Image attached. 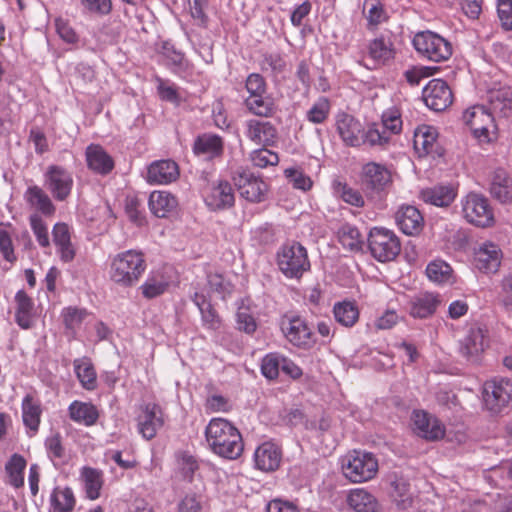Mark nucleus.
<instances>
[{
	"label": "nucleus",
	"mask_w": 512,
	"mask_h": 512,
	"mask_svg": "<svg viewBox=\"0 0 512 512\" xmlns=\"http://www.w3.org/2000/svg\"><path fill=\"white\" fill-rule=\"evenodd\" d=\"M204 434L208 448L215 455L228 460H235L242 455L244 450L242 435L227 419L222 417L210 419Z\"/></svg>",
	"instance_id": "obj_1"
},
{
	"label": "nucleus",
	"mask_w": 512,
	"mask_h": 512,
	"mask_svg": "<svg viewBox=\"0 0 512 512\" xmlns=\"http://www.w3.org/2000/svg\"><path fill=\"white\" fill-rule=\"evenodd\" d=\"M147 269L145 254L130 249L114 255L109 264V278L122 287H132L142 278Z\"/></svg>",
	"instance_id": "obj_2"
},
{
	"label": "nucleus",
	"mask_w": 512,
	"mask_h": 512,
	"mask_svg": "<svg viewBox=\"0 0 512 512\" xmlns=\"http://www.w3.org/2000/svg\"><path fill=\"white\" fill-rule=\"evenodd\" d=\"M342 473L351 483H364L376 477L379 470L377 457L365 450H352L342 459Z\"/></svg>",
	"instance_id": "obj_3"
},
{
	"label": "nucleus",
	"mask_w": 512,
	"mask_h": 512,
	"mask_svg": "<svg viewBox=\"0 0 512 512\" xmlns=\"http://www.w3.org/2000/svg\"><path fill=\"white\" fill-rule=\"evenodd\" d=\"M413 47L421 58L432 62L447 61L453 53L452 44L432 31H421L412 39Z\"/></svg>",
	"instance_id": "obj_4"
},
{
	"label": "nucleus",
	"mask_w": 512,
	"mask_h": 512,
	"mask_svg": "<svg viewBox=\"0 0 512 512\" xmlns=\"http://www.w3.org/2000/svg\"><path fill=\"white\" fill-rule=\"evenodd\" d=\"M367 241L372 257L381 263L390 262L400 254L401 241L393 230L373 227Z\"/></svg>",
	"instance_id": "obj_5"
},
{
	"label": "nucleus",
	"mask_w": 512,
	"mask_h": 512,
	"mask_svg": "<svg viewBox=\"0 0 512 512\" xmlns=\"http://www.w3.org/2000/svg\"><path fill=\"white\" fill-rule=\"evenodd\" d=\"M277 265L287 278H300L310 269L307 250L297 242L285 244L277 253Z\"/></svg>",
	"instance_id": "obj_6"
},
{
	"label": "nucleus",
	"mask_w": 512,
	"mask_h": 512,
	"mask_svg": "<svg viewBox=\"0 0 512 512\" xmlns=\"http://www.w3.org/2000/svg\"><path fill=\"white\" fill-rule=\"evenodd\" d=\"M461 208L465 220L476 227L488 228L495 223L489 200L479 193L471 192L463 197Z\"/></svg>",
	"instance_id": "obj_7"
},
{
	"label": "nucleus",
	"mask_w": 512,
	"mask_h": 512,
	"mask_svg": "<svg viewBox=\"0 0 512 512\" xmlns=\"http://www.w3.org/2000/svg\"><path fill=\"white\" fill-rule=\"evenodd\" d=\"M463 122L479 143H490L496 125L491 112L482 105H474L463 112Z\"/></svg>",
	"instance_id": "obj_8"
},
{
	"label": "nucleus",
	"mask_w": 512,
	"mask_h": 512,
	"mask_svg": "<svg viewBox=\"0 0 512 512\" xmlns=\"http://www.w3.org/2000/svg\"><path fill=\"white\" fill-rule=\"evenodd\" d=\"M231 178L241 198L250 203L265 201L269 185L262 177L255 175L249 170L238 169L233 172Z\"/></svg>",
	"instance_id": "obj_9"
},
{
	"label": "nucleus",
	"mask_w": 512,
	"mask_h": 512,
	"mask_svg": "<svg viewBox=\"0 0 512 512\" xmlns=\"http://www.w3.org/2000/svg\"><path fill=\"white\" fill-rule=\"evenodd\" d=\"M281 330L286 339L298 348L310 349L316 343L311 327L300 316H285L281 322Z\"/></svg>",
	"instance_id": "obj_10"
},
{
	"label": "nucleus",
	"mask_w": 512,
	"mask_h": 512,
	"mask_svg": "<svg viewBox=\"0 0 512 512\" xmlns=\"http://www.w3.org/2000/svg\"><path fill=\"white\" fill-rule=\"evenodd\" d=\"M484 405L493 414L500 413L512 401V381H487L483 390Z\"/></svg>",
	"instance_id": "obj_11"
},
{
	"label": "nucleus",
	"mask_w": 512,
	"mask_h": 512,
	"mask_svg": "<svg viewBox=\"0 0 512 512\" xmlns=\"http://www.w3.org/2000/svg\"><path fill=\"white\" fill-rule=\"evenodd\" d=\"M45 185L57 201H65L71 194L74 180L72 173L63 166L50 165L44 174Z\"/></svg>",
	"instance_id": "obj_12"
},
{
	"label": "nucleus",
	"mask_w": 512,
	"mask_h": 512,
	"mask_svg": "<svg viewBox=\"0 0 512 512\" xmlns=\"http://www.w3.org/2000/svg\"><path fill=\"white\" fill-rule=\"evenodd\" d=\"M205 204L210 210H226L234 206L235 193L231 183L227 180H218L209 184L203 192Z\"/></svg>",
	"instance_id": "obj_13"
},
{
	"label": "nucleus",
	"mask_w": 512,
	"mask_h": 512,
	"mask_svg": "<svg viewBox=\"0 0 512 512\" xmlns=\"http://www.w3.org/2000/svg\"><path fill=\"white\" fill-rule=\"evenodd\" d=\"M423 100L428 108L440 112L452 104L453 93L444 80L432 79L423 90Z\"/></svg>",
	"instance_id": "obj_14"
},
{
	"label": "nucleus",
	"mask_w": 512,
	"mask_h": 512,
	"mask_svg": "<svg viewBox=\"0 0 512 512\" xmlns=\"http://www.w3.org/2000/svg\"><path fill=\"white\" fill-rule=\"evenodd\" d=\"M413 431L429 441L440 440L445 435L444 425L423 410H414L411 416Z\"/></svg>",
	"instance_id": "obj_15"
},
{
	"label": "nucleus",
	"mask_w": 512,
	"mask_h": 512,
	"mask_svg": "<svg viewBox=\"0 0 512 512\" xmlns=\"http://www.w3.org/2000/svg\"><path fill=\"white\" fill-rule=\"evenodd\" d=\"M413 145L419 157L435 158L443 155V149L438 143L437 129L433 126H419L414 132Z\"/></svg>",
	"instance_id": "obj_16"
},
{
	"label": "nucleus",
	"mask_w": 512,
	"mask_h": 512,
	"mask_svg": "<svg viewBox=\"0 0 512 512\" xmlns=\"http://www.w3.org/2000/svg\"><path fill=\"white\" fill-rule=\"evenodd\" d=\"M487 330L475 326L471 327L468 333L460 342L459 352L467 361L475 363L488 346Z\"/></svg>",
	"instance_id": "obj_17"
},
{
	"label": "nucleus",
	"mask_w": 512,
	"mask_h": 512,
	"mask_svg": "<svg viewBox=\"0 0 512 512\" xmlns=\"http://www.w3.org/2000/svg\"><path fill=\"white\" fill-rule=\"evenodd\" d=\"M245 136L256 145L268 147L277 142L278 132L270 121L249 119L245 122Z\"/></svg>",
	"instance_id": "obj_18"
},
{
	"label": "nucleus",
	"mask_w": 512,
	"mask_h": 512,
	"mask_svg": "<svg viewBox=\"0 0 512 512\" xmlns=\"http://www.w3.org/2000/svg\"><path fill=\"white\" fill-rule=\"evenodd\" d=\"M253 459L256 469L262 472H274L281 465L282 449L274 442H263L256 448Z\"/></svg>",
	"instance_id": "obj_19"
},
{
	"label": "nucleus",
	"mask_w": 512,
	"mask_h": 512,
	"mask_svg": "<svg viewBox=\"0 0 512 512\" xmlns=\"http://www.w3.org/2000/svg\"><path fill=\"white\" fill-rule=\"evenodd\" d=\"M502 257L503 253L497 244L485 242L475 250V266L483 273H496L500 268Z\"/></svg>",
	"instance_id": "obj_20"
},
{
	"label": "nucleus",
	"mask_w": 512,
	"mask_h": 512,
	"mask_svg": "<svg viewBox=\"0 0 512 512\" xmlns=\"http://www.w3.org/2000/svg\"><path fill=\"white\" fill-rule=\"evenodd\" d=\"M164 425L162 409L156 403H147L138 418V430L143 438L153 439L159 428Z\"/></svg>",
	"instance_id": "obj_21"
},
{
	"label": "nucleus",
	"mask_w": 512,
	"mask_h": 512,
	"mask_svg": "<svg viewBox=\"0 0 512 512\" xmlns=\"http://www.w3.org/2000/svg\"><path fill=\"white\" fill-rule=\"evenodd\" d=\"M336 128L345 145L359 147L363 144V125L353 116L346 113L339 114L336 119Z\"/></svg>",
	"instance_id": "obj_22"
},
{
	"label": "nucleus",
	"mask_w": 512,
	"mask_h": 512,
	"mask_svg": "<svg viewBox=\"0 0 512 512\" xmlns=\"http://www.w3.org/2000/svg\"><path fill=\"white\" fill-rule=\"evenodd\" d=\"M395 221L399 229L406 235H418L424 227V218L421 212L413 205H402L395 214Z\"/></svg>",
	"instance_id": "obj_23"
},
{
	"label": "nucleus",
	"mask_w": 512,
	"mask_h": 512,
	"mask_svg": "<svg viewBox=\"0 0 512 512\" xmlns=\"http://www.w3.org/2000/svg\"><path fill=\"white\" fill-rule=\"evenodd\" d=\"M14 301L16 324L24 330L30 329L37 316L33 299L24 290H19L15 294Z\"/></svg>",
	"instance_id": "obj_24"
},
{
	"label": "nucleus",
	"mask_w": 512,
	"mask_h": 512,
	"mask_svg": "<svg viewBox=\"0 0 512 512\" xmlns=\"http://www.w3.org/2000/svg\"><path fill=\"white\" fill-rule=\"evenodd\" d=\"M52 240L60 260L65 263L73 261L76 249L71 241L70 227L66 223L58 222L53 226Z\"/></svg>",
	"instance_id": "obj_25"
},
{
	"label": "nucleus",
	"mask_w": 512,
	"mask_h": 512,
	"mask_svg": "<svg viewBox=\"0 0 512 512\" xmlns=\"http://www.w3.org/2000/svg\"><path fill=\"white\" fill-rule=\"evenodd\" d=\"M170 282L165 268L152 270L140 286L141 294L146 299L159 297L168 290Z\"/></svg>",
	"instance_id": "obj_26"
},
{
	"label": "nucleus",
	"mask_w": 512,
	"mask_h": 512,
	"mask_svg": "<svg viewBox=\"0 0 512 512\" xmlns=\"http://www.w3.org/2000/svg\"><path fill=\"white\" fill-rule=\"evenodd\" d=\"M178 176V165L172 160L155 161L147 171V181L150 184H168L175 181Z\"/></svg>",
	"instance_id": "obj_27"
},
{
	"label": "nucleus",
	"mask_w": 512,
	"mask_h": 512,
	"mask_svg": "<svg viewBox=\"0 0 512 512\" xmlns=\"http://www.w3.org/2000/svg\"><path fill=\"white\" fill-rule=\"evenodd\" d=\"M243 104L250 114L261 118H272L278 112L277 101L268 90L257 97L243 99Z\"/></svg>",
	"instance_id": "obj_28"
},
{
	"label": "nucleus",
	"mask_w": 512,
	"mask_h": 512,
	"mask_svg": "<svg viewBox=\"0 0 512 512\" xmlns=\"http://www.w3.org/2000/svg\"><path fill=\"white\" fill-rule=\"evenodd\" d=\"M363 181L367 188L383 191L391 184V173L384 165L370 162L363 167Z\"/></svg>",
	"instance_id": "obj_29"
},
{
	"label": "nucleus",
	"mask_w": 512,
	"mask_h": 512,
	"mask_svg": "<svg viewBox=\"0 0 512 512\" xmlns=\"http://www.w3.org/2000/svg\"><path fill=\"white\" fill-rule=\"evenodd\" d=\"M85 156L88 168L95 173L107 175L114 168V160L100 145H89Z\"/></svg>",
	"instance_id": "obj_30"
},
{
	"label": "nucleus",
	"mask_w": 512,
	"mask_h": 512,
	"mask_svg": "<svg viewBox=\"0 0 512 512\" xmlns=\"http://www.w3.org/2000/svg\"><path fill=\"white\" fill-rule=\"evenodd\" d=\"M390 497L399 510H407L413 507L416 496L411 490L410 483L403 477H395L391 481Z\"/></svg>",
	"instance_id": "obj_31"
},
{
	"label": "nucleus",
	"mask_w": 512,
	"mask_h": 512,
	"mask_svg": "<svg viewBox=\"0 0 512 512\" xmlns=\"http://www.w3.org/2000/svg\"><path fill=\"white\" fill-rule=\"evenodd\" d=\"M149 209L158 218H164L176 212L177 198L167 191H153L149 197Z\"/></svg>",
	"instance_id": "obj_32"
},
{
	"label": "nucleus",
	"mask_w": 512,
	"mask_h": 512,
	"mask_svg": "<svg viewBox=\"0 0 512 512\" xmlns=\"http://www.w3.org/2000/svg\"><path fill=\"white\" fill-rule=\"evenodd\" d=\"M440 303L438 295L425 292L411 298L409 302L410 315L414 318H427L433 315Z\"/></svg>",
	"instance_id": "obj_33"
},
{
	"label": "nucleus",
	"mask_w": 512,
	"mask_h": 512,
	"mask_svg": "<svg viewBox=\"0 0 512 512\" xmlns=\"http://www.w3.org/2000/svg\"><path fill=\"white\" fill-rule=\"evenodd\" d=\"M346 502L354 512H378L379 508L376 497L364 488L351 489Z\"/></svg>",
	"instance_id": "obj_34"
},
{
	"label": "nucleus",
	"mask_w": 512,
	"mask_h": 512,
	"mask_svg": "<svg viewBox=\"0 0 512 512\" xmlns=\"http://www.w3.org/2000/svg\"><path fill=\"white\" fill-rule=\"evenodd\" d=\"M68 414L72 421L87 427L95 425L99 419V411L94 404L79 400L69 405Z\"/></svg>",
	"instance_id": "obj_35"
},
{
	"label": "nucleus",
	"mask_w": 512,
	"mask_h": 512,
	"mask_svg": "<svg viewBox=\"0 0 512 512\" xmlns=\"http://www.w3.org/2000/svg\"><path fill=\"white\" fill-rule=\"evenodd\" d=\"M223 139L214 134H203L197 137L193 145L196 155H203L207 159H214L223 154Z\"/></svg>",
	"instance_id": "obj_36"
},
{
	"label": "nucleus",
	"mask_w": 512,
	"mask_h": 512,
	"mask_svg": "<svg viewBox=\"0 0 512 512\" xmlns=\"http://www.w3.org/2000/svg\"><path fill=\"white\" fill-rule=\"evenodd\" d=\"M73 367L77 379L85 390L93 391L97 388V373L90 358L82 357L75 359Z\"/></svg>",
	"instance_id": "obj_37"
},
{
	"label": "nucleus",
	"mask_w": 512,
	"mask_h": 512,
	"mask_svg": "<svg viewBox=\"0 0 512 512\" xmlns=\"http://www.w3.org/2000/svg\"><path fill=\"white\" fill-rule=\"evenodd\" d=\"M490 193L501 203L512 200V180L505 170L497 169L493 172Z\"/></svg>",
	"instance_id": "obj_38"
},
{
	"label": "nucleus",
	"mask_w": 512,
	"mask_h": 512,
	"mask_svg": "<svg viewBox=\"0 0 512 512\" xmlns=\"http://www.w3.org/2000/svg\"><path fill=\"white\" fill-rule=\"evenodd\" d=\"M421 199L438 207L449 206L456 197V191L451 186H434L421 191Z\"/></svg>",
	"instance_id": "obj_39"
},
{
	"label": "nucleus",
	"mask_w": 512,
	"mask_h": 512,
	"mask_svg": "<svg viewBox=\"0 0 512 512\" xmlns=\"http://www.w3.org/2000/svg\"><path fill=\"white\" fill-rule=\"evenodd\" d=\"M21 408L24 425L36 433L39 429L42 415L40 402L31 394H27L22 400Z\"/></svg>",
	"instance_id": "obj_40"
},
{
	"label": "nucleus",
	"mask_w": 512,
	"mask_h": 512,
	"mask_svg": "<svg viewBox=\"0 0 512 512\" xmlns=\"http://www.w3.org/2000/svg\"><path fill=\"white\" fill-rule=\"evenodd\" d=\"M81 478L87 498L90 500L98 499L104 484L103 472L96 468L83 467L81 470Z\"/></svg>",
	"instance_id": "obj_41"
},
{
	"label": "nucleus",
	"mask_w": 512,
	"mask_h": 512,
	"mask_svg": "<svg viewBox=\"0 0 512 512\" xmlns=\"http://www.w3.org/2000/svg\"><path fill=\"white\" fill-rule=\"evenodd\" d=\"M333 314L337 323L350 328L358 322L360 311L356 302L344 300L334 304Z\"/></svg>",
	"instance_id": "obj_42"
},
{
	"label": "nucleus",
	"mask_w": 512,
	"mask_h": 512,
	"mask_svg": "<svg viewBox=\"0 0 512 512\" xmlns=\"http://www.w3.org/2000/svg\"><path fill=\"white\" fill-rule=\"evenodd\" d=\"M368 55L376 64H385L395 55L393 44L384 37L373 39L368 44Z\"/></svg>",
	"instance_id": "obj_43"
},
{
	"label": "nucleus",
	"mask_w": 512,
	"mask_h": 512,
	"mask_svg": "<svg viewBox=\"0 0 512 512\" xmlns=\"http://www.w3.org/2000/svg\"><path fill=\"white\" fill-rule=\"evenodd\" d=\"M76 504L74 493L69 487H56L50 496L51 512H72Z\"/></svg>",
	"instance_id": "obj_44"
},
{
	"label": "nucleus",
	"mask_w": 512,
	"mask_h": 512,
	"mask_svg": "<svg viewBox=\"0 0 512 512\" xmlns=\"http://www.w3.org/2000/svg\"><path fill=\"white\" fill-rule=\"evenodd\" d=\"M193 302L201 313L203 326L207 329L217 330L221 325V319L206 297L203 294L195 293Z\"/></svg>",
	"instance_id": "obj_45"
},
{
	"label": "nucleus",
	"mask_w": 512,
	"mask_h": 512,
	"mask_svg": "<svg viewBox=\"0 0 512 512\" xmlns=\"http://www.w3.org/2000/svg\"><path fill=\"white\" fill-rule=\"evenodd\" d=\"M14 232L15 227L11 222H0V254L12 265L18 260L12 239Z\"/></svg>",
	"instance_id": "obj_46"
},
{
	"label": "nucleus",
	"mask_w": 512,
	"mask_h": 512,
	"mask_svg": "<svg viewBox=\"0 0 512 512\" xmlns=\"http://www.w3.org/2000/svg\"><path fill=\"white\" fill-rule=\"evenodd\" d=\"M27 462L20 454H13L5 465V471L8 476V483L14 488H20L24 485V470Z\"/></svg>",
	"instance_id": "obj_47"
},
{
	"label": "nucleus",
	"mask_w": 512,
	"mask_h": 512,
	"mask_svg": "<svg viewBox=\"0 0 512 512\" xmlns=\"http://www.w3.org/2000/svg\"><path fill=\"white\" fill-rule=\"evenodd\" d=\"M337 237L341 245L352 252H358L362 249L364 240L357 227L344 224L338 232Z\"/></svg>",
	"instance_id": "obj_48"
},
{
	"label": "nucleus",
	"mask_w": 512,
	"mask_h": 512,
	"mask_svg": "<svg viewBox=\"0 0 512 512\" xmlns=\"http://www.w3.org/2000/svg\"><path fill=\"white\" fill-rule=\"evenodd\" d=\"M26 200L30 205L45 215H52L55 207L49 196L38 186L29 187L25 194Z\"/></svg>",
	"instance_id": "obj_49"
},
{
	"label": "nucleus",
	"mask_w": 512,
	"mask_h": 512,
	"mask_svg": "<svg viewBox=\"0 0 512 512\" xmlns=\"http://www.w3.org/2000/svg\"><path fill=\"white\" fill-rule=\"evenodd\" d=\"M331 112V102L325 97H319L306 112V119L312 124H323Z\"/></svg>",
	"instance_id": "obj_50"
},
{
	"label": "nucleus",
	"mask_w": 512,
	"mask_h": 512,
	"mask_svg": "<svg viewBox=\"0 0 512 512\" xmlns=\"http://www.w3.org/2000/svg\"><path fill=\"white\" fill-rule=\"evenodd\" d=\"M451 266L443 260H433L426 267L427 277L436 283H447L452 278Z\"/></svg>",
	"instance_id": "obj_51"
},
{
	"label": "nucleus",
	"mask_w": 512,
	"mask_h": 512,
	"mask_svg": "<svg viewBox=\"0 0 512 512\" xmlns=\"http://www.w3.org/2000/svg\"><path fill=\"white\" fill-rule=\"evenodd\" d=\"M157 88L158 96L161 100L173 104H179L181 97L179 94V87L170 80L163 79L159 76L154 78Z\"/></svg>",
	"instance_id": "obj_52"
},
{
	"label": "nucleus",
	"mask_w": 512,
	"mask_h": 512,
	"mask_svg": "<svg viewBox=\"0 0 512 512\" xmlns=\"http://www.w3.org/2000/svg\"><path fill=\"white\" fill-rule=\"evenodd\" d=\"M206 277H207V283L211 289V291L218 293L222 296V298H225L226 295L231 294L232 292V285L231 283L225 279L223 274L212 270L210 265H206Z\"/></svg>",
	"instance_id": "obj_53"
},
{
	"label": "nucleus",
	"mask_w": 512,
	"mask_h": 512,
	"mask_svg": "<svg viewBox=\"0 0 512 512\" xmlns=\"http://www.w3.org/2000/svg\"><path fill=\"white\" fill-rule=\"evenodd\" d=\"M335 193L346 203L355 207L364 206V198L361 193L341 181L333 183Z\"/></svg>",
	"instance_id": "obj_54"
},
{
	"label": "nucleus",
	"mask_w": 512,
	"mask_h": 512,
	"mask_svg": "<svg viewBox=\"0 0 512 512\" xmlns=\"http://www.w3.org/2000/svg\"><path fill=\"white\" fill-rule=\"evenodd\" d=\"M29 224L39 246L49 248L50 236L45 221L38 214H33L29 217Z\"/></svg>",
	"instance_id": "obj_55"
},
{
	"label": "nucleus",
	"mask_w": 512,
	"mask_h": 512,
	"mask_svg": "<svg viewBox=\"0 0 512 512\" xmlns=\"http://www.w3.org/2000/svg\"><path fill=\"white\" fill-rule=\"evenodd\" d=\"M247 95L243 99H251L268 90L266 79L260 73H250L244 82Z\"/></svg>",
	"instance_id": "obj_56"
},
{
	"label": "nucleus",
	"mask_w": 512,
	"mask_h": 512,
	"mask_svg": "<svg viewBox=\"0 0 512 512\" xmlns=\"http://www.w3.org/2000/svg\"><path fill=\"white\" fill-rule=\"evenodd\" d=\"M364 13L370 26H377L386 20V12L380 0H365Z\"/></svg>",
	"instance_id": "obj_57"
},
{
	"label": "nucleus",
	"mask_w": 512,
	"mask_h": 512,
	"mask_svg": "<svg viewBox=\"0 0 512 512\" xmlns=\"http://www.w3.org/2000/svg\"><path fill=\"white\" fill-rule=\"evenodd\" d=\"M250 160L255 167L263 169L268 166H276L279 163V156L276 152L262 147L251 152Z\"/></svg>",
	"instance_id": "obj_58"
},
{
	"label": "nucleus",
	"mask_w": 512,
	"mask_h": 512,
	"mask_svg": "<svg viewBox=\"0 0 512 512\" xmlns=\"http://www.w3.org/2000/svg\"><path fill=\"white\" fill-rule=\"evenodd\" d=\"M284 175L289 180V182L292 183L295 189L306 192L311 190L313 187L312 179L301 169L287 168L284 170Z\"/></svg>",
	"instance_id": "obj_59"
},
{
	"label": "nucleus",
	"mask_w": 512,
	"mask_h": 512,
	"mask_svg": "<svg viewBox=\"0 0 512 512\" xmlns=\"http://www.w3.org/2000/svg\"><path fill=\"white\" fill-rule=\"evenodd\" d=\"M282 356L278 353H269L262 359L261 372L267 379H276L282 367Z\"/></svg>",
	"instance_id": "obj_60"
},
{
	"label": "nucleus",
	"mask_w": 512,
	"mask_h": 512,
	"mask_svg": "<svg viewBox=\"0 0 512 512\" xmlns=\"http://www.w3.org/2000/svg\"><path fill=\"white\" fill-rule=\"evenodd\" d=\"M382 124L385 130L398 134L402 130V119L399 109L393 107L387 109L382 114Z\"/></svg>",
	"instance_id": "obj_61"
},
{
	"label": "nucleus",
	"mask_w": 512,
	"mask_h": 512,
	"mask_svg": "<svg viewBox=\"0 0 512 512\" xmlns=\"http://www.w3.org/2000/svg\"><path fill=\"white\" fill-rule=\"evenodd\" d=\"M202 496L196 493L185 495L177 505V512H202Z\"/></svg>",
	"instance_id": "obj_62"
},
{
	"label": "nucleus",
	"mask_w": 512,
	"mask_h": 512,
	"mask_svg": "<svg viewBox=\"0 0 512 512\" xmlns=\"http://www.w3.org/2000/svg\"><path fill=\"white\" fill-rule=\"evenodd\" d=\"M62 316L65 327L67 329H75L85 319L87 312L85 309L68 307L63 310Z\"/></svg>",
	"instance_id": "obj_63"
},
{
	"label": "nucleus",
	"mask_w": 512,
	"mask_h": 512,
	"mask_svg": "<svg viewBox=\"0 0 512 512\" xmlns=\"http://www.w3.org/2000/svg\"><path fill=\"white\" fill-rule=\"evenodd\" d=\"M497 14L504 30H512V0H499Z\"/></svg>",
	"instance_id": "obj_64"
}]
</instances>
